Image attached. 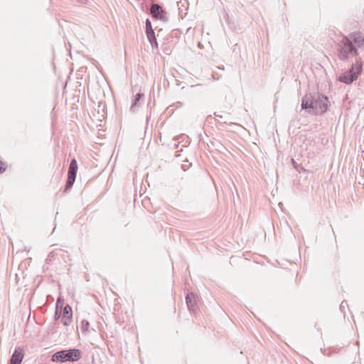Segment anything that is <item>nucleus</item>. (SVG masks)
I'll return each mask as SVG.
<instances>
[{
  "instance_id": "obj_9",
  "label": "nucleus",
  "mask_w": 364,
  "mask_h": 364,
  "mask_svg": "<svg viewBox=\"0 0 364 364\" xmlns=\"http://www.w3.org/2000/svg\"><path fill=\"white\" fill-rule=\"evenodd\" d=\"M23 358V350L17 348L14 350L11 360L10 364H21Z\"/></svg>"
},
{
  "instance_id": "obj_12",
  "label": "nucleus",
  "mask_w": 364,
  "mask_h": 364,
  "mask_svg": "<svg viewBox=\"0 0 364 364\" xmlns=\"http://www.w3.org/2000/svg\"><path fill=\"white\" fill-rule=\"evenodd\" d=\"M90 323L87 320H82L80 323V328L82 332L85 333L87 331Z\"/></svg>"
},
{
  "instance_id": "obj_4",
  "label": "nucleus",
  "mask_w": 364,
  "mask_h": 364,
  "mask_svg": "<svg viewBox=\"0 0 364 364\" xmlns=\"http://www.w3.org/2000/svg\"><path fill=\"white\" fill-rule=\"evenodd\" d=\"M77 161L75 159H73L70 161L69 168H68V179L65 184V191H68L70 188H72L73 186L76 175H77Z\"/></svg>"
},
{
  "instance_id": "obj_6",
  "label": "nucleus",
  "mask_w": 364,
  "mask_h": 364,
  "mask_svg": "<svg viewBox=\"0 0 364 364\" xmlns=\"http://www.w3.org/2000/svg\"><path fill=\"white\" fill-rule=\"evenodd\" d=\"M197 296L193 293H188L186 296V301L190 311L194 312L197 306Z\"/></svg>"
},
{
  "instance_id": "obj_1",
  "label": "nucleus",
  "mask_w": 364,
  "mask_h": 364,
  "mask_svg": "<svg viewBox=\"0 0 364 364\" xmlns=\"http://www.w3.org/2000/svg\"><path fill=\"white\" fill-rule=\"evenodd\" d=\"M338 57L341 60H348L349 58L355 56V62L352 65L350 70L339 77V80L346 84H350L358 78L359 73L363 68L361 58L358 56V53L356 48L353 45L348 37L343 38L338 43Z\"/></svg>"
},
{
  "instance_id": "obj_15",
  "label": "nucleus",
  "mask_w": 364,
  "mask_h": 364,
  "mask_svg": "<svg viewBox=\"0 0 364 364\" xmlns=\"http://www.w3.org/2000/svg\"><path fill=\"white\" fill-rule=\"evenodd\" d=\"M346 303V301H342V303L341 304V306H340V309L341 311H343V309L345 308V306H344V304Z\"/></svg>"
},
{
  "instance_id": "obj_8",
  "label": "nucleus",
  "mask_w": 364,
  "mask_h": 364,
  "mask_svg": "<svg viewBox=\"0 0 364 364\" xmlns=\"http://www.w3.org/2000/svg\"><path fill=\"white\" fill-rule=\"evenodd\" d=\"M350 39L357 45L358 48H363L364 46V36L360 32L351 33L349 35Z\"/></svg>"
},
{
  "instance_id": "obj_13",
  "label": "nucleus",
  "mask_w": 364,
  "mask_h": 364,
  "mask_svg": "<svg viewBox=\"0 0 364 364\" xmlns=\"http://www.w3.org/2000/svg\"><path fill=\"white\" fill-rule=\"evenodd\" d=\"M157 19H160L161 21H162L164 22L168 21V17L167 16L166 12L164 11V13H161V14H160L159 17H158Z\"/></svg>"
},
{
  "instance_id": "obj_3",
  "label": "nucleus",
  "mask_w": 364,
  "mask_h": 364,
  "mask_svg": "<svg viewBox=\"0 0 364 364\" xmlns=\"http://www.w3.org/2000/svg\"><path fill=\"white\" fill-rule=\"evenodd\" d=\"M82 357L80 350L73 348L70 350H63L56 352L52 355V361L53 362H66V361H77Z\"/></svg>"
},
{
  "instance_id": "obj_5",
  "label": "nucleus",
  "mask_w": 364,
  "mask_h": 364,
  "mask_svg": "<svg viewBox=\"0 0 364 364\" xmlns=\"http://www.w3.org/2000/svg\"><path fill=\"white\" fill-rule=\"evenodd\" d=\"M146 34L152 48H158V43L155 36V33L152 28L151 23L149 18L146 20Z\"/></svg>"
},
{
  "instance_id": "obj_7",
  "label": "nucleus",
  "mask_w": 364,
  "mask_h": 364,
  "mask_svg": "<svg viewBox=\"0 0 364 364\" xmlns=\"http://www.w3.org/2000/svg\"><path fill=\"white\" fill-rule=\"evenodd\" d=\"M72 319V309L69 305H66L63 309V315L61 321L64 326H68Z\"/></svg>"
},
{
  "instance_id": "obj_14",
  "label": "nucleus",
  "mask_w": 364,
  "mask_h": 364,
  "mask_svg": "<svg viewBox=\"0 0 364 364\" xmlns=\"http://www.w3.org/2000/svg\"><path fill=\"white\" fill-rule=\"evenodd\" d=\"M6 168V165L4 162L0 161V173L4 172Z\"/></svg>"
},
{
  "instance_id": "obj_2",
  "label": "nucleus",
  "mask_w": 364,
  "mask_h": 364,
  "mask_svg": "<svg viewBox=\"0 0 364 364\" xmlns=\"http://www.w3.org/2000/svg\"><path fill=\"white\" fill-rule=\"evenodd\" d=\"M328 99L319 93L306 95L301 100V108L313 114H321L328 109Z\"/></svg>"
},
{
  "instance_id": "obj_11",
  "label": "nucleus",
  "mask_w": 364,
  "mask_h": 364,
  "mask_svg": "<svg viewBox=\"0 0 364 364\" xmlns=\"http://www.w3.org/2000/svg\"><path fill=\"white\" fill-rule=\"evenodd\" d=\"M144 95L143 93H141V92H139L137 93L135 96H134V98L132 101V104L131 105V107H130V110L132 112H135L136 111V107L137 106V104L139 102V101L141 99V98H144Z\"/></svg>"
},
{
  "instance_id": "obj_10",
  "label": "nucleus",
  "mask_w": 364,
  "mask_h": 364,
  "mask_svg": "<svg viewBox=\"0 0 364 364\" xmlns=\"http://www.w3.org/2000/svg\"><path fill=\"white\" fill-rule=\"evenodd\" d=\"M161 13H164V10L158 4H153L150 8V14L154 18H158Z\"/></svg>"
},
{
  "instance_id": "obj_16",
  "label": "nucleus",
  "mask_w": 364,
  "mask_h": 364,
  "mask_svg": "<svg viewBox=\"0 0 364 364\" xmlns=\"http://www.w3.org/2000/svg\"><path fill=\"white\" fill-rule=\"evenodd\" d=\"M80 3L85 4L86 3L87 0H77Z\"/></svg>"
}]
</instances>
